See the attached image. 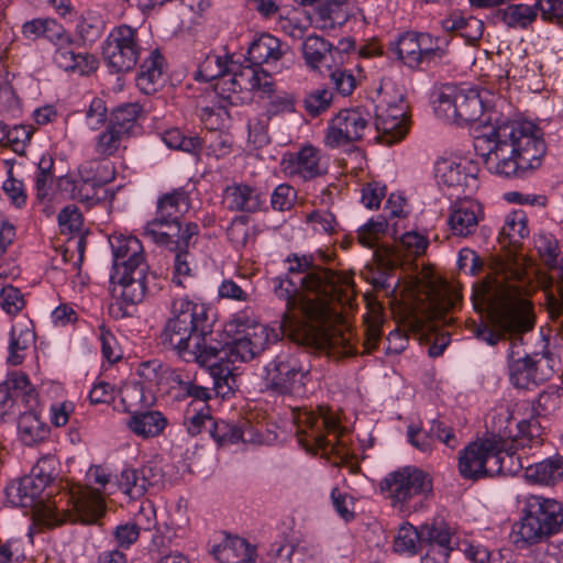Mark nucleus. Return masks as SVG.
<instances>
[{"mask_svg": "<svg viewBox=\"0 0 563 563\" xmlns=\"http://www.w3.org/2000/svg\"><path fill=\"white\" fill-rule=\"evenodd\" d=\"M526 260L515 250L507 249L494 257L492 269L496 277L485 285L490 302L492 325L472 321L470 330L479 340L495 346L506 334H522L533 328L529 294L530 280L527 277Z\"/></svg>", "mask_w": 563, "mask_h": 563, "instance_id": "1", "label": "nucleus"}, {"mask_svg": "<svg viewBox=\"0 0 563 563\" xmlns=\"http://www.w3.org/2000/svg\"><path fill=\"white\" fill-rule=\"evenodd\" d=\"M539 129L529 122H505L488 135L490 147L486 164L505 178H523L540 167L547 152Z\"/></svg>", "mask_w": 563, "mask_h": 563, "instance_id": "2", "label": "nucleus"}, {"mask_svg": "<svg viewBox=\"0 0 563 563\" xmlns=\"http://www.w3.org/2000/svg\"><path fill=\"white\" fill-rule=\"evenodd\" d=\"M211 333V323L203 307L185 299H176L172 305V317L161 335V344L177 351L185 361L192 347L206 344L205 334Z\"/></svg>", "mask_w": 563, "mask_h": 563, "instance_id": "3", "label": "nucleus"}, {"mask_svg": "<svg viewBox=\"0 0 563 563\" xmlns=\"http://www.w3.org/2000/svg\"><path fill=\"white\" fill-rule=\"evenodd\" d=\"M110 243L113 254L110 280L122 287L121 297L125 302L139 303L148 284L142 243L134 236H115Z\"/></svg>", "mask_w": 563, "mask_h": 563, "instance_id": "4", "label": "nucleus"}, {"mask_svg": "<svg viewBox=\"0 0 563 563\" xmlns=\"http://www.w3.org/2000/svg\"><path fill=\"white\" fill-rule=\"evenodd\" d=\"M328 276L322 271H316L303 275V277H276L273 279L275 295L286 301L284 322H292L290 313L295 310H298L306 319L316 322L322 321L329 314V301L318 296L316 299H311L302 294V291L320 290L322 285H328V287L333 285Z\"/></svg>", "mask_w": 563, "mask_h": 563, "instance_id": "5", "label": "nucleus"}, {"mask_svg": "<svg viewBox=\"0 0 563 563\" xmlns=\"http://www.w3.org/2000/svg\"><path fill=\"white\" fill-rule=\"evenodd\" d=\"M145 236L161 246H165L175 253L174 280L183 285L180 277L191 276L190 249L196 245L199 234L198 224L187 222L184 225L180 221L164 219L162 223L154 224V219L144 227Z\"/></svg>", "mask_w": 563, "mask_h": 563, "instance_id": "6", "label": "nucleus"}, {"mask_svg": "<svg viewBox=\"0 0 563 563\" xmlns=\"http://www.w3.org/2000/svg\"><path fill=\"white\" fill-rule=\"evenodd\" d=\"M522 514L518 533L527 543L533 544L558 533L563 525V505L543 496H528Z\"/></svg>", "mask_w": 563, "mask_h": 563, "instance_id": "7", "label": "nucleus"}, {"mask_svg": "<svg viewBox=\"0 0 563 563\" xmlns=\"http://www.w3.org/2000/svg\"><path fill=\"white\" fill-rule=\"evenodd\" d=\"M206 344H199V347H192V351L187 357V362L194 361L206 366L210 369V375L213 378L214 390L217 394L224 395L228 390L232 389L230 382H234L232 366L238 360L233 355L229 354L232 349L233 340L230 342L222 343L221 341L213 338V331L210 334L203 335Z\"/></svg>", "mask_w": 563, "mask_h": 563, "instance_id": "8", "label": "nucleus"}, {"mask_svg": "<svg viewBox=\"0 0 563 563\" xmlns=\"http://www.w3.org/2000/svg\"><path fill=\"white\" fill-rule=\"evenodd\" d=\"M421 545L427 548L426 556L432 561H446L456 552H464L473 563H487L490 560V552L484 547L464 542V549L455 548L453 532L443 519H434L421 526Z\"/></svg>", "mask_w": 563, "mask_h": 563, "instance_id": "9", "label": "nucleus"}, {"mask_svg": "<svg viewBox=\"0 0 563 563\" xmlns=\"http://www.w3.org/2000/svg\"><path fill=\"white\" fill-rule=\"evenodd\" d=\"M298 422L306 428L302 431L305 437H300L299 442L307 451L339 453L341 426L328 408L319 406L316 411L305 410L298 416Z\"/></svg>", "mask_w": 563, "mask_h": 563, "instance_id": "10", "label": "nucleus"}, {"mask_svg": "<svg viewBox=\"0 0 563 563\" xmlns=\"http://www.w3.org/2000/svg\"><path fill=\"white\" fill-rule=\"evenodd\" d=\"M393 505H405L415 497L428 498L433 490L432 477L416 466H404L389 473L380 483Z\"/></svg>", "mask_w": 563, "mask_h": 563, "instance_id": "11", "label": "nucleus"}, {"mask_svg": "<svg viewBox=\"0 0 563 563\" xmlns=\"http://www.w3.org/2000/svg\"><path fill=\"white\" fill-rule=\"evenodd\" d=\"M225 333L233 334V345L229 354L238 362H249L265 351L269 343L266 325L249 318H235L225 325Z\"/></svg>", "mask_w": 563, "mask_h": 563, "instance_id": "12", "label": "nucleus"}, {"mask_svg": "<svg viewBox=\"0 0 563 563\" xmlns=\"http://www.w3.org/2000/svg\"><path fill=\"white\" fill-rule=\"evenodd\" d=\"M309 372L296 356L280 353L266 366V387L279 395H301Z\"/></svg>", "mask_w": 563, "mask_h": 563, "instance_id": "13", "label": "nucleus"}, {"mask_svg": "<svg viewBox=\"0 0 563 563\" xmlns=\"http://www.w3.org/2000/svg\"><path fill=\"white\" fill-rule=\"evenodd\" d=\"M140 54L137 30L128 24L114 27L102 47L103 58L113 73L132 70L139 62Z\"/></svg>", "mask_w": 563, "mask_h": 563, "instance_id": "14", "label": "nucleus"}, {"mask_svg": "<svg viewBox=\"0 0 563 563\" xmlns=\"http://www.w3.org/2000/svg\"><path fill=\"white\" fill-rule=\"evenodd\" d=\"M122 401L128 402L126 410L132 413L128 426L136 435L143 438L156 437L165 429L167 421L159 411L139 412L131 409L135 401L144 407L151 405L144 395L143 385L136 383L129 387Z\"/></svg>", "mask_w": 563, "mask_h": 563, "instance_id": "15", "label": "nucleus"}, {"mask_svg": "<svg viewBox=\"0 0 563 563\" xmlns=\"http://www.w3.org/2000/svg\"><path fill=\"white\" fill-rule=\"evenodd\" d=\"M367 125V115L358 109H343L331 120L324 139L325 145L335 148L358 142Z\"/></svg>", "mask_w": 563, "mask_h": 563, "instance_id": "16", "label": "nucleus"}, {"mask_svg": "<svg viewBox=\"0 0 563 563\" xmlns=\"http://www.w3.org/2000/svg\"><path fill=\"white\" fill-rule=\"evenodd\" d=\"M66 500L71 508L65 510L70 521H79L81 523H95L104 514V501L100 494L91 488L77 487L70 492L64 493L59 498V503Z\"/></svg>", "mask_w": 563, "mask_h": 563, "instance_id": "17", "label": "nucleus"}, {"mask_svg": "<svg viewBox=\"0 0 563 563\" xmlns=\"http://www.w3.org/2000/svg\"><path fill=\"white\" fill-rule=\"evenodd\" d=\"M408 107L402 100L397 104H390L386 109L377 108L375 128L376 140L386 145H393L401 141L409 130Z\"/></svg>", "mask_w": 563, "mask_h": 563, "instance_id": "18", "label": "nucleus"}, {"mask_svg": "<svg viewBox=\"0 0 563 563\" xmlns=\"http://www.w3.org/2000/svg\"><path fill=\"white\" fill-rule=\"evenodd\" d=\"M52 479L51 475L46 474L24 476L5 487V496L15 506L36 507L43 503L42 493Z\"/></svg>", "mask_w": 563, "mask_h": 563, "instance_id": "19", "label": "nucleus"}, {"mask_svg": "<svg viewBox=\"0 0 563 563\" xmlns=\"http://www.w3.org/2000/svg\"><path fill=\"white\" fill-rule=\"evenodd\" d=\"M107 181L97 177H80L76 179L71 176H62L57 180V188L67 198L91 208L104 199L99 196V190Z\"/></svg>", "mask_w": 563, "mask_h": 563, "instance_id": "20", "label": "nucleus"}, {"mask_svg": "<svg viewBox=\"0 0 563 563\" xmlns=\"http://www.w3.org/2000/svg\"><path fill=\"white\" fill-rule=\"evenodd\" d=\"M221 543L212 547L211 554L219 563H254L257 556L256 547L244 538L223 532Z\"/></svg>", "mask_w": 563, "mask_h": 563, "instance_id": "21", "label": "nucleus"}, {"mask_svg": "<svg viewBox=\"0 0 563 563\" xmlns=\"http://www.w3.org/2000/svg\"><path fill=\"white\" fill-rule=\"evenodd\" d=\"M416 35L423 69L450 63V55L446 49L450 38L433 37L429 33H416Z\"/></svg>", "mask_w": 563, "mask_h": 563, "instance_id": "22", "label": "nucleus"}, {"mask_svg": "<svg viewBox=\"0 0 563 563\" xmlns=\"http://www.w3.org/2000/svg\"><path fill=\"white\" fill-rule=\"evenodd\" d=\"M457 298L448 291H437L429 296V303L421 318L416 319V327L423 330L433 322L448 323V313L456 305Z\"/></svg>", "mask_w": 563, "mask_h": 563, "instance_id": "23", "label": "nucleus"}, {"mask_svg": "<svg viewBox=\"0 0 563 563\" xmlns=\"http://www.w3.org/2000/svg\"><path fill=\"white\" fill-rule=\"evenodd\" d=\"M540 7L537 3L531 7L528 4H509L506 8H497L492 12L493 23H504L512 29H526L538 15Z\"/></svg>", "mask_w": 563, "mask_h": 563, "instance_id": "24", "label": "nucleus"}, {"mask_svg": "<svg viewBox=\"0 0 563 563\" xmlns=\"http://www.w3.org/2000/svg\"><path fill=\"white\" fill-rule=\"evenodd\" d=\"M295 261H296V266H290L288 268L289 274L292 275L291 277L298 278V277H301L300 274H302V273H306V275H309L312 272L322 271V272L327 273V275H329L328 277H329V279H331L330 282H333V285H331L329 287H328V285L327 286L324 285V287L323 286L320 287V290H312V292L316 294V296L321 297L322 299H325L330 303L334 299H338L339 291H340V285H341V277L334 271L329 269V268H323L320 266H316L313 264L312 260L307 256H302V257L295 256Z\"/></svg>", "mask_w": 563, "mask_h": 563, "instance_id": "25", "label": "nucleus"}, {"mask_svg": "<svg viewBox=\"0 0 563 563\" xmlns=\"http://www.w3.org/2000/svg\"><path fill=\"white\" fill-rule=\"evenodd\" d=\"M441 26L445 32L457 33L468 44L476 43L484 32V22L482 20L471 15L465 16L457 11L452 12L442 20Z\"/></svg>", "mask_w": 563, "mask_h": 563, "instance_id": "26", "label": "nucleus"}, {"mask_svg": "<svg viewBox=\"0 0 563 563\" xmlns=\"http://www.w3.org/2000/svg\"><path fill=\"white\" fill-rule=\"evenodd\" d=\"M282 56L280 41L268 33L258 35L247 48V59L254 66L277 62Z\"/></svg>", "mask_w": 563, "mask_h": 563, "instance_id": "27", "label": "nucleus"}, {"mask_svg": "<svg viewBox=\"0 0 563 563\" xmlns=\"http://www.w3.org/2000/svg\"><path fill=\"white\" fill-rule=\"evenodd\" d=\"M485 439L466 446L459 459V470L464 478L477 481L484 477Z\"/></svg>", "mask_w": 563, "mask_h": 563, "instance_id": "28", "label": "nucleus"}, {"mask_svg": "<svg viewBox=\"0 0 563 563\" xmlns=\"http://www.w3.org/2000/svg\"><path fill=\"white\" fill-rule=\"evenodd\" d=\"M232 87L230 90L233 92L241 91L243 89L260 90L264 93L273 92L274 81L269 74L263 69H256L247 67L241 70L239 74H234L230 79Z\"/></svg>", "mask_w": 563, "mask_h": 563, "instance_id": "29", "label": "nucleus"}, {"mask_svg": "<svg viewBox=\"0 0 563 563\" xmlns=\"http://www.w3.org/2000/svg\"><path fill=\"white\" fill-rule=\"evenodd\" d=\"M224 202L230 210L255 212L260 209L261 198L254 188L247 185H235L225 189Z\"/></svg>", "mask_w": 563, "mask_h": 563, "instance_id": "30", "label": "nucleus"}, {"mask_svg": "<svg viewBox=\"0 0 563 563\" xmlns=\"http://www.w3.org/2000/svg\"><path fill=\"white\" fill-rule=\"evenodd\" d=\"M456 119L457 124H471L479 120L484 112V103L477 90L457 91Z\"/></svg>", "mask_w": 563, "mask_h": 563, "instance_id": "31", "label": "nucleus"}, {"mask_svg": "<svg viewBox=\"0 0 563 563\" xmlns=\"http://www.w3.org/2000/svg\"><path fill=\"white\" fill-rule=\"evenodd\" d=\"M163 75V56L157 49L151 52V55L140 66V73L136 77V85L142 92L151 95L156 91V85Z\"/></svg>", "mask_w": 563, "mask_h": 563, "instance_id": "32", "label": "nucleus"}, {"mask_svg": "<svg viewBox=\"0 0 563 563\" xmlns=\"http://www.w3.org/2000/svg\"><path fill=\"white\" fill-rule=\"evenodd\" d=\"M526 477L539 484H555L563 477V456L556 455L528 466Z\"/></svg>", "mask_w": 563, "mask_h": 563, "instance_id": "33", "label": "nucleus"}, {"mask_svg": "<svg viewBox=\"0 0 563 563\" xmlns=\"http://www.w3.org/2000/svg\"><path fill=\"white\" fill-rule=\"evenodd\" d=\"M302 49L307 64L312 68H317L319 64H323L331 70L330 62L335 63L333 45L320 36H308L303 42Z\"/></svg>", "mask_w": 563, "mask_h": 563, "instance_id": "34", "label": "nucleus"}, {"mask_svg": "<svg viewBox=\"0 0 563 563\" xmlns=\"http://www.w3.org/2000/svg\"><path fill=\"white\" fill-rule=\"evenodd\" d=\"M373 257L380 271L379 276L373 282L374 287L387 289L389 287L387 284V274L398 266L400 262V250L398 246L382 244L376 247Z\"/></svg>", "mask_w": 563, "mask_h": 563, "instance_id": "35", "label": "nucleus"}, {"mask_svg": "<svg viewBox=\"0 0 563 563\" xmlns=\"http://www.w3.org/2000/svg\"><path fill=\"white\" fill-rule=\"evenodd\" d=\"M18 428L21 439L26 445L44 441L51 431L49 427L40 420L35 411L20 413Z\"/></svg>", "mask_w": 563, "mask_h": 563, "instance_id": "36", "label": "nucleus"}, {"mask_svg": "<svg viewBox=\"0 0 563 563\" xmlns=\"http://www.w3.org/2000/svg\"><path fill=\"white\" fill-rule=\"evenodd\" d=\"M152 472L153 468L151 466H143L140 470L126 468L120 474L119 486L131 498H139L152 485L151 478L146 477V473Z\"/></svg>", "mask_w": 563, "mask_h": 563, "instance_id": "37", "label": "nucleus"}, {"mask_svg": "<svg viewBox=\"0 0 563 563\" xmlns=\"http://www.w3.org/2000/svg\"><path fill=\"white\" fill-rule=\"evenodd\" d=\"M509 375L510 382L517 388H529L531 384H539L530 355L515 358L514 350L509 353Z\"/></svg>", "mask_w": 563, "mask_h": 563, "instance_id": "38", "label": "nucleus"}, {"mask_svg": "<svg viewBox=\"0 0 563 563\" xmlns=\"http://www.w3.org/2000/svg\"><path fill=\"white\" fill-rule=\"evenodd\" d=\"M34 342L35 332L31 328L18 329L13 327L10 332L7 362L12 366L22 364L25 358V352Z\"/></svg>", "mask_w": 563, "mask_h": 563, "instance_id": "39", "label": "nucleus"}, {"mask_svg": "<svg viewBox=\"0 0 563 563\" xmlns=\"http://www.w3.org/2000/svg\"><path fill=\"white\" fill-rule=\"evenodd\" d=\"M319 152L311 145L303 146L292 162V173L303 180L313 179L323 174L319 164Z\"/></svg>", "mask_w": 563, "mask_h": 563, "instance_id": "40", "label": "nucleus"}, {"mask_svg": "<svg viewBox=\"0 0 563 563\" xmlns=\"http://www.w3.org/2000/svg\"><path fill=\"white\" fill-rule=\"evenodd\" d=\"M180 205L187 206V196L183 190L163 195L157 201L156 216L154 224L162 223L164 219L180 221Z\"/></svg>", "mask_w": 563, "mask_h": 563, "instance_id": "41", "label": "nucleus"}, {"mask_svg": "<svg viewBox=\"0 0 563 563\" xmlns=\"http://www.w3.org/2000/svg\"><path fill=\"white\" fill-rule=\"evenodd\" d=\"M449 224L453 234L467 236L475 232L478 219L473 207L461 205L451 213Z\"/></svg>", "mask_w": 563, "mask_h": 563, "instance_id": "42", "label": "nucleus"}, {"mask_svg": "<svg viewBox=\"0 0 563 563\" xmlns=\"http://www.w3.org/2000/svg\"><path fill=\"white\" fill-rule=\"evenodd\" d=\"M419 44L415 32L402 34L395 45V53L399 59L410 68L423 69L419 54Z\"/></svg>", "mask_w": 563, "mask_h": 563, "instance_id": "43", "label": "nucleus"}, {"mask_svg": "<svg viewBox=\"0 0 563 563\" xmlns=\"http://www.w3.org/2000/svg\"><path fill=\"white\" fill-rule=\"evenodd\" d=\"M435 176L440 183L448 187H461L466 185L467 174L465 168L455 161L441 158L435 163Z\"/></svg>", "mask_w": 563, "mask_h": 563, "instance_id": "44", "label": "nucleus"}, {"mask_svg": "<svg viewBox=\"0 0 563 563\" xmlns=\"http://www.w3.org/2000/svg\"><path fill=\"white\" fill-rule=\"evenodd\" d=\"M140 113L141 107L137 103L122 104L112 111L109 125L125 135H130L136 125Z\"/></svg>", "mask_w": 563, "mask_h": 563, "instance_id": "45", "label": "nucleus"}, {"mask_svg": "<svg viewBox=\"0 0 563 563\" xmlns=\"http://www.w3.org/2000/svg\"><path fill=\"white\" fill-rule=\"evenodd\" d=\"M505 441L500 435L492 434L485 438V468L484 477L495 476L503 471L501 453L505 452Z\"/></svg>", "mask_w": 563, "mask_h": 563, "instance_id": "46", "label": "nucleus"}, {"mask_svg": "<svg viewBox=\"0 0 563 563\" xmlns=\"http://www.w3.org/2000/svg\"><path fill=\"white\" fill-rule=\"evenodd\" d=\"M210 435L218 443L219 446L227 444L238 443L240 441L245 442V431L242 427L229 423L227 421H214L210 429Z\"/></svg>", "mask_w": 563, "mask_h": 563, "instance_id": "47", "label": "nucleus"}, {"mask_svg": "<svg viewBox=\"0 0 563 563\" xmlns=\"http://www.w3.org/2000/svg\"><path fill=\"white\" fill-rule=\"evenodd\" d=\"M27 385V376L25 374L12 373L7 380L0 384V413L5 415L14 405L13 390H18Z\"/></svg>", "mask_w": 563, "mask_h": 563, "instance_id": "48", "label": "nucleus"}, {"mask_svg": "<svg viewBox=\"0 0 563 563\" xmlns=\"http://www.w3.org/2000/svg\"><path fill=\"white\" fill-rule=\"evenodd\" d=\"M333 100V92L328 88H317L308 92L303 100V108L306 112L316 118L325 112Z\"/></svg>", "mask_w": 563, "mask_h": 563, "instance_id": "49", "label": "nucleus"}, {"mask_svg": "<svg viewBox=\"0 0 563 563\" xmlns=\"http://www.w3.org/2000/svg\"><path fill=\"white\" fill-rule=\"evenodd\" d=\"M395 551L417 553L423 549L421 545V527L416 528L410 523H406L399 529L398 536L394 543Z\"/></svg>", "mask_w": 563, "mask_h": 563, "instance_id": "50", "label": "nucleus"}, {"mask_svg": "<svg viewBox=\"0 0 563 563\" xmlns=\"http://www.w3.org/2000/svg\"><path fill=\"white\" fill-rule=\"evenodd\" d=\"M54 159L51 156H43L37 165L35 176L36 199L43 202L49 195L53 184Z\"/></svg>", "mask_w": 563, "mask_h": 563, "instance_id": "51", "label": "nucleus"}, {"mask_svg": "<svg viewBox=\"0 0 563 563\" xmlns=\"http://www.w3.org/2000/svg\"><path fill=\"white\" fill-rule=\"evenodd\" d=\"M163 141L173 150H179L187 153H196L201 148V140L198 136H186L179 129L166 130L163 134Z\"/></svg>", "mask_w": 563, "mask_h": 563, "instance_id": "52", "label": "nucleus"}, {"mask_svg": "<svg viewBox=\"0 0 563 563\" xmlns=\"http://www.w3.org/2000/svg\"><path fill=\"white\" fill-rule=\"evenodd\" d=\"M517 429L518 433L514 439L517 445L525 448L542 443V427L537 418L520 421Z\"/></svg>", "mask_w": 563, "mask_h": 563, "instance_id": "53", "label": "nucleus"}, {"mask_svg": "<svg viewBox=\"0 0 563 563\" xmlns=\"http://www.w3.org/2000/svg\"><path fill=\"white\" fill-rule=\"evenodd\" d=\"M388 223L384 217H378L377 220H369L366 224L357 230L358 242L368 249H373L379 236L387 230Z\"/></svg>", "mask_w": 563, "mask_h": 563, "instance_id": "54", "label": "nucleus"}, {"mask_svg": "<svg viewBox=\"0 0 563 563\" xmlns=\"http://www.w3.org/2000/svg\"><path fill=\"white\" fill-rule=\"evenodd\" d=\"M227 71V62L223 60L220 56H207L199 66L196 79H202L203 81H211L217 78L224 79Z\"/></svg>", "mask_w": 563, "mask_h": 563, "instance_id": "55", "label": "nucleus"}, {"mask_svg": "<svg viewBox=\"0 0 563 563\" xmlns=\"http://www.w3.org/2000/svg\"><path fill=\"white\" fill-rule=\"evenodd\" d=\"M123 136L125 134L108 125L107 130L98 137L96 151L106 157L113 155L118 151Z\"/></svg>", "mask_w": 563, "mask_h": 563, "instance_id": "56", "label": "nucleus"}, {"mask_svg": "<svg viewBox=\"0 0 563 563\" xmlns=\"http://www.w3.org/2000/svg\"><path fill=\"white\" fill-rule=\"evenodd\" d=\"M0 306L7 313L14 316L24 308L25 301L21 291L9 285L0 291Z\"/></svg>", "mask_w": 563, "mask_h": 563, "instance_id": "57", "label": "nucleus"}, {"mask_svg": "<svg viewBox=\"0 0 563 563\" xmlns=\"http://www.w3.org/2000/svg\"><path fill=\"white\" fill-rule=\"evenodd\" d=\"M57 221L62 231L68 230L69 232L79 231L82 225V214L75 205H68L60 210Z\"/></svg>", "mask_w": 563, "mask_h": 563, "instance_id": "58", "label": "nucleus"}, {"mask_svg": "<svg viewBox=\"0 0 563 563\" xmlns=\"http://www.w3.org/2000/svg\"><path fill=\"white\" fill-rule=\"evenodd\" d=\"M295 189L286 184L277 186L272 195V207L278 211L290 210L296 201Z\"/></svg>", "mask_w": 563, "mask_h": 563, "instance_id": "59", "label": "nucleus"}, {"mask_svg": "<svg viewBox=\"0 0 563 563\" xmlns=\"http://www.w3.org/2000/svg\"><path fill=\"white\" fill-rule=\"evenodd\" d=\"M456 88H448L446 91H442L438 98L437 112L443 114L448 120L455 122L456 119V100H457Z\"/></svg>", "mask_w": 563, "mask_h": 563, "instance_id": "60", "label": "nucleus"}, {"mask_svg": "<svg viewBox=\"0 0 563 563\" xmlns=\"http://www.w3.org/2000/svg\"><path fill=\"white\" fill-rule=\"evenodd\" d=\"M503 231L510 239H515L516 236L523 239L528 235L526 214L522 211H515L509 214Z\"/></svg>", "mask_w": 563, "mask_h": 563, "instance_id": "61", "label": "nucleus"}, {"mask_svg": "<svg viewBox=\"0 0 563 563\" xmlns=\"http://www.w3.org/2000/svg\"><path fill=\"white\" fill-rule=\"evenodd\" d=\"M114 539L120 548H129L140 537V527L137 523L128 522L115 528Z\"/></svg>", "mask_w": 563, "mask_h": 563, "instance_id": "62", "label": "nucleus"}, {"mask_svg": "<svg viewBox=\"0 0 563 563\" xmlns=\"http://www.w3.org/2000/svg\"><path fill=\"white\" fill-rule=\"evenodd\" d=\"M330 79L334 85V88L342 96H350L355 89L354 76L340 68H335L330 73Z\"/></svg>", "mask_w": 563, "mask_h": 563, "instance_id": "63", "label": "nucleus"}, {"mask_svg": "<svg viewBox=\"0 0 563 563\" xmlns=\"http://www.w3.org/2000/svg\"><path fill=\"white\" fill-rule=\"evenodd\" d=\"M530 357L532 358L534 374L537 375V380H539V384L549 380L554 373L553 366L551 364L552 360L547 354L542 353H534L530 355Z\"/></svg>", "mask_w": 563, "mask_h": 563, "instance_id": "64", "label": "nucleus"}]
</instances>
